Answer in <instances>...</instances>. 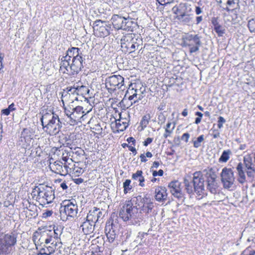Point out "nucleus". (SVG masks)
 I'll list each match as a JSON object with an SVG mask.
<instances>
[{
	"label": "nucleus",
	"instance_id": "aec40b11",
	"mask_svg": "<svg viewBox=\"0 0 255 255\" xmlns=\"http://www.w3.org/2000/svg\"><path fill=\"white\" fill-rule=\"evenodd\" d=\"M51 170L55 173L65 176L67 174V170L63 167V163L60 161H56L50 166Z\"/></svg>",
	"mask_w": 255,
	"mask_h": 255
},
{
	"label": "nucleus",
	"instance_id": "a878e982",
	"mask_svg": "<svg viewBox=\"0 0 255 255\" xmlns=\"http://www.w3.org/2000/svg\"><path fill=\"white\" fill-rule=\"evenodd\" d=\"M72 87L74 89V91L76 92L77 96H82L85 97V96L89 95V94L90 90L87 86L83 85L78 86L74 84Z\"/></svg>",
	"mask_w": 255,
	"mask_h": 255
},
{
	"label": "nucleus",
	"instance_id": "7ed1b4c3",
	"mask_svg": "<svg viewBox=\"0 0 255 255\" xmlns=\"http://www.w3.org/2000/svg\"><path fill=\"white\" fill-rule=\"evenodd\" d=\"M136 206H133L131 200L126 201L119 211V217L124 221H130L133 225H139L141 218Z\"/></svg>",
	"mask_w": 255,
	"mask_h": 255
},
{
	"label": "nucleus",
	"instance_id": "4be33fe9",
	"mask_svg": "<svg viewBox=\"0 0 255 255\" xmlns=\"http://www.w3.org/2000/svg\"><path fill=\"white\" fill-rule=\"evenodd\" d=\"M100 22L99 21H95L93 23V28L96 31V34L100 37H105L108 35L110 32L106 27L107 25H102L101 26H97Z\"/></svg>",
	"mask_w": 255,
	"mask_h": 255
},
{
	"label": "nucleus",
	"instance_id": "5fc2aeb1",
	"mask_svg": "<svg viewBox=\"0 0 255 255\" xmlns=\"http://www.w3.org/2000/svg\"><path fill=\"white\" fill-rule=\"evenodd\" d=\"M157 1L161 5H165L172 2L174 0H157Z\"/></svg>",
	"mask_w": 255,
	"mask_h": 255
},
{
	"label": "nucleus",
	"instance_id": "bb28decb",
	"mask_svg": "<svg viewBox=\"0 0 255 255\" xmlns=\"http://www.w3.org/2000/svg\"><path fill=\"white\" fill-rule=\"evenodd\" d=\"M56 114H54L53 112L51 111H43L42 114V116L40 118L42 126H43L48 122H49L52 119L56 116Z\"/></svg>",
	"mask_w": 255,
	"mask_h": 255
},
{
	"label": "nucleus",
	"instance_id": "6e6d98bb",
	"mask_svg": "<svg viewBox=\"0 0 255 255\" xmlns=\"http://www.w3.org/2000/svg\"><path fill=\"white\" fill-rule=\"evenodd\" d=\"M74 150H75V153L78 155H82L84 153V151L81 148L76 147L74 148Z\"/></svg>",
	"mask_w": 255,
	"mask_h": 255
},
{
	"label": "nucleus",
	"instance_id": "cd10ccee",
	"mask_svg": "<svg viewBox=\"0 0 255 255\" xmlns=\"http://www.w3.org/2000/svg\"><path fill=\"white\" fill-rule=\"evenodd\" d=\"M207 189L214 195L219 193V185L216 180L214 181H208L207 182Z\"/></svg>",
	"mask_w": 255,
	"mask_h": 255
},
{
	"label": "nucleus",
	"instance_id": "2f4dec72",
	"mask_svg": "<svg viewBox=\"0 0 255 255\" xmlns=\"http://www.w3.org/2000/svg\"><path fill=\"white\" fill-rule=\"evenodd\" d=\"M143 205L142 207V210L146 213L150 212L153 209L154 206L152 202L150 199L146 198L143 199Z\"/></svg>",
	"mask_w": 255,
	"mask_h": 255
},
{
	"label": "nucleus",
	"instance_id": "393cba45",
	"mask_svg": "<svg viewBox=\"0 0 255 255\" xmlns=\"http://www.w3.org/2000/svg\"><path fill=\"white\" fill-rule=\"evenodd\" d=\"M147 235L146 233L139 232L134 241L131 243V246L137 247L138 246H143L146 240L145 236H146Z\"/></svg>",
	"mask_w": 255,
	"mask_h": 255
},
{
	"label": "nucleus",
	"instance_id": "473e14b6",
	"mask_svg": "<svg viewBox=\"0 0 255 255\" xmlns=\"http://www.w3.org/2000/svg\"><path fill=\"white\" fill-rule=\"evenodd\" d=\"M242 164H243V167H244L245 170L255 167L252 158L250 155H247L244 157L243 163Z\"/></svg>",
	"mask_w": 255,
	"mask_h": 255
},
{
	"label": "nucleus",
	"instance_id": "c9c22d12",
	"mask_svg": "<svg viewBox=\"0 0 255 255\" xmlns=\"http://www.w3.org/2000/svg\"><path fill=\"white\" fill-rule=\"evenodd\" d=\"M132 85H130L129 87H131ZM137 91L138 90L136 89H134V88L132 87L131 89L130 88H128V90H127V93L125 96L128 94H130L129 96L128 97V99L130 101L133 100L134 98H137Z\"/></svg>",
	"mask_w": 255,
	"mask_h": 255
},
{
	"label": "nucleus",
	"instance_id": "37998d69",
	"mask_svg": "<svg viewBox=\"0 0 255 255\" xmlns=\"http://www.w3.org/2000/svg\"><path fill=\"white\" fill-rule=\"evenodd\" d=\"M248 27L251 32H255V18L249 21Z\"/></svg>",
	"mask_w": 255,
	"mask_h": 255
},
{
	"label": "nucleus",
	"instance_id": "8fccbe9b",
	"mask_svg": "<svg viewBox=\"0 0 255 255\" xmlns=\"http://www.w3.org/2000/svg\"><path fill=\"white\" fill-rule=\"evenodd\" d=\"M144 91L145 90L144 89L143 91H141L140 94H137V98H135L136 99L133 101V102H131V105H132L133 104H135L136 102H138L139 101L141 100L142 99L143 96L142 94L143 93V91Z\"/></svg>",
	"mask_w": 255,
	"mask_h": 255
},
{
	"label": "nucleus",
	"instance_id": "4c0bfd02",
	"mask_svg": "<svg viewBox=\"0 0 255 255\" xmlns=\"http://www.w3.org/2000/svg\"><path fill=\"white\" fill-rule=\"evenodd\" d=\"M204 140V136L202 134L197 138L195 140H193V146L195 148H198L201 145V142Z\"/></svg>",
	"mask_w": 255,
	"mask_h": 255
},
{
	"label": "nucleus",
	"instance_id": "423d86ee",
	"mask_svg": "<svg viewBox=\"0 0 255 255\" xmlns=\"http://www.w3.org/2000/svg\"><path fill=\"white\" fill-rule=\"evenodd\" d=\"M64 112L66 116L69 119L71 125H74L78 122H81L86 118L87 114L89 111L85 112L81 106L71 105L69 108H64Z\"/></svg>",
	"mask_w": 255,
	"mask_h": 255
},
{
	"label": "nucleus",
	"instance_id": "c03bdc74",
	"mask_svg": "<svg viewBox=\"0 0 255 255\" xmlns=\"http://www.w3.org/2000/svg\"><path fill=\"white\" fill-rule=\"evenodd\" d=\"M214 30L219 36H222L225 33V29L221 24L214 27Z\"/></svg>",
	"mask_w": 255,
	"mask_h": 255
},
{
	"label": "nucleus",
	"instance_id": "f03ea898",
	"mask_svg": "<svg viewBox=\"0 0 255 255\" xmlns=\"http://www.w3.org/2000/svg\"><path fill=\"white\" fill-rule=\"evenodd\" d=\"M204 178L203 173L196 171L192 175L186 174L183 179L185 190L188 194L195 192L197 195H202L205 191Z\"/></svg>",
	"mask_w": 255,
	"mask_h": 255
},
{
	"label": "nucleus",
	"instance_id": "09e8293b",
	"mask_svg": "<svg viewBox=\"0 0 255 255\" xmlns=\"http://www.w3.org/2000/svg\"><path fill=\"white\" fill-rule=\"evenodd\" d=\"M97 211H98V215H97V217L96 218L97 222L100 221L101 220H102L104 216V215L103 214L102 211L99 208H98Z\"/></svg>",
	"mask_w": 255,
	"mask_h": 255
},
{
	"label": "nucleus",
	"instance_id": "864d4df0",
	"mask_svg": "<svg viewBox=\"0 0 255 255\" xmlns=\"http://www.w3.org/2000/svg\"><path fill=\"white\" fill-rule=\"evenodd\" d=\"M189 137L190 134L188 133H184L181 136V140H184L186 142H187L188 141Z\"/></svg>",
	"mask_w": 255,
	"mask_h": 255
},
{
	"label": "nucleus",
	"instance_id": "49530a36",
	"mask_svg": "<svg viewBox=\"0 0 255 255\" xmlns=\"http://www.w3.org/2000/svg\"><path fill=\"white\" fill-rule=\"evenodd\" d=\"M226 122L225 119L221 116H220L218 118V127L219 128H221L223 127V124H224Z\"/></svg>",
	"mask_w": 255,
	"mask_h": 255
},
{
	"label": "nucleus",
	"instance_id": "20e7f679",
	"mask_svg": "<svg viewBox=\"0 0 255 255\" xmlns=\"http://www.w3.org/2000/svg\"><path fill=\"white\" fill-rule=\"evenodd\" d=\"M136 36L134 33H128L123 36L121 44L123 51L130 53L141 47L142 40L138 38V36L136 38Z\"/></svg>",
	"mask_w": 255,
	"mask_h": 255
},
{
	"label": "nucleus",
	"instance_id": "4d7b16f0",
	"mask_svg": "<svg viewBox=\"0 0 255 255\" xmlns=\"http://www.w3.org/2000/svg\"><path fill=\"white\" fill-rule=\"evenodd\" d=\"M153 141V138L151 137H148L143 142V145L144 146H147L148 144L151 143L152 141Z\"/></svg>",
	"mask_w": 255,
	"mask_h": 255
},
{
	"label": "nucleus",
	"instance_id": "3c124183",
	"mask_svg": "<svg viewBox=\"0 0 255 255\" xmlns=\"http://www.w3.org/2000/svg\"><path fill=\"white\" fill-rule=\"evenodd\" d=\"M158 123H160L161 124H162L163 123H164L165 122L166 119H165V116L162 113H160L158 115Z\"/></svg>",
	"mask_w": 255,
	"mask_h": 255
},
{
	"label": "nucleus",
	"instance_id": "de8ad7c7",
	"mask_svg": "<svg viewBox=\"0 0 255 255\" xmlns=\"http://www.w3.org/2000/svg\"><path fill=\"white\" fill-rule=\"evenodd\" d=\"M210 131L213 132V133H211V135L213 136L214 138H217L220 137V133L217 129H211L210 130Z\"/></svg>",
	"mask_w": 255,
	"mask_h": 255
},
{
	"label": "nucleus",
	"instance_id": "5701e85b",
	"mask_svg": "<svg viewBox=\"0 0 255 255\" xmlns=\"http://www.w3.org/2000/svg\"><path fill=\"white\" fill-rule=\"evenodd\" d=\"M52 241V246H46V245H44L42 248L40 249V255H50L55 252L57 247V241H54L51 240Z\"/></svg>",
	"mask_w": 255,
	"mask_h": 255
},
{
	"label": "nucleus",
	"instance_id": "bf43d9fd",
	"mask_svg": "<svg viewBox=\"0 0 255 255\" xmlns=\"http://www.w3.org/2000/svg\"><path fill=\"white\" fill-rule=\"evenodd\" d=\"M212 23L214 25V27L220 25L218 21V18L217 17H213L212 18Z\"/></svg>",
	"mask_w": 255,
	"mask_h": 255
},
{
	"label": "nucleus",
	"instance_id": "603ef678",
	"mask_svg": "<svg viewBox=\"0 0 255 255\" xmlns=\"http://www.w3.org/2000/svg\"><path fill=\"white\" fill-rule=\"evenodd\" d=\"M163 174V171L162 169L159 170L158 171H153L152 172V175L153 177H156L157 176H161Z\"/></svg>",
	"mask_w": 255,
	"mask_h": 255
},
{
	"label": "nucleus",
	"instance_id": "412c9836",
	"mask_svg": "<svg viewBox=\"0 0 255 255\" xmlns=\"http://www.w3.org/2000/svg\"><path fill=\"white\" fill-rule=\"evenodd\" d=\"M166 189L164 187L158 186L155 189V198L158 202L165 201L167 198Z\"/></svg>",
	"mask_w": 255,
	"mask_h": 255
},
{
	"label": "nucleus",
	"instance_id": "a18cd8bd",
	"mask_svg": "<svg viewBox=\"0 0 255 255\" xmlns=\"http://www.w3.org/2000/svg\"><path fill=\"white\" fill-rule=\"evenodd\" d=\"M189 10V11H191V10L194 11L195 12L196 14H197V15H199V14H201L202 12L201 8H200L199 6H193L192 8L190 7Z\"/></svg>",
	"mask_w": 255,
	"mask_h": 255
},
{
	"label": "nucleus",
	"instance_id": "a211bd4d",
	"mask_svg": "<svg viewBox=\"0 0 255 255\" xmlns=\"http://www.w3.org/2000/svg\"><path fill=\"white\" fill-rule=\"evenodd\" d=\"M80 223V227L85 234L88 235L92 233L94 230V223H92L91 221H89L88 219L85 218L79 219Z\"/></svg>",
	"mask_w": 255,
	"mask_h": 255
},
{
	"label": "nucleus",
	"instance_id": "dca6fc26",
	"mask_svg": "<svg viewBox=\"0 0 255 255\" xmlns=\"http://www.w3.org/2000/svg\"><path fill=\"white\" fill-rule=\"evenodd\" d=\"M170 192L175 197L180 198L182 197L181 183L178 181H171L168 185Z\"/></svg>",
	"mask_w": 255,
	"mask_h": 255
},
{
	"label": "nucleus",
	"instance_id": "6ab92c4d",
	"mask_svg": "<svg viewBox=\"0 0 255 255\" xmlns=\"http://www.w3.org/2000/svg\"><path fill=\"white\" fill-rule=\"evenodd\" d=\"M239 3V0H228L226 9L228 11H231L233 14L237 15L240 11Z\"/></svg>",
	"mask_w": 255,
	"mask_h": 255
},
{
	"label": "nucleus",
	"instance_id": "e433bc0d",
	"mask_svg": "<svg viewBox=\"0 0 255 255\" xmlns=\"http://www.w3.org/2000/svg\"><path fill=\"white\" fill-rule=\"evenodd\" d=\"M175 19H177L178 22L183 24L190 25L191 23V18L189 17H174Z\"/></svg>",
	"mask_w": 255,
	"mask_h": 255
},
{
	"label": "nucleus",
	"instance_id": "680f3d73",
	"mask_svg": "<svg viewBox=\"0 0 255 255\" xmlns=\"http://www.w3.org/2000/svg\"><path fill=\"white\" fill-rule=\"evenodd\" d=\"M139 157L141 162H145L147 161L146 157L144 154H141Z\"/></svg>",
	"mask_w": 255,
	"mask_h": 255
},
{
	"label": "nucleus",
	"instance_id": "58836bf2",
	"mask_svg": "<svg viewBox=\"0 0 255 255\" xmlns=\"http://www.w3.org/2000/svg\"><path fill=\"white\" fill-rule=\"evenodd\" d=\"M131 181L129 179H127L123 183L124 192L125 194H127L132 188V186L130 185Z\"/></svg>",
	"mask_w": 255,
	"mask_h": 255
},
{
	"label": "nucleus",
	"instance_id": "774afa93",
	"mask_svg": "<svg viewBox=\"0 0 255 255\" xmlns=\"http://www.w3.org/2000/svg\"><path fill=\"white\" fill-rule=\"evenodd\" d=\"M127 141L128 143L132 142L133 144H134V143L135 142V140L133 137H129V138H128L127 139Z\"/></svg>",
	"mask_w": 255,
	"mask_h": 255
},
{
	"label": "nucleus",
	"instance_id": "c85d7f7f",
	"mask_svg": "<svg viewBox=\"0 0 255 255\" xmlns=\"http://www.w3.org/2000/svg\"><path fill=\"white\" fill-rule=\"evenodd\" d=\"M47 231L50 240H53L54 241H57V242H58V239H59V237L62 234L61 230L59 229L58 227H56L55 229L54 227L53 228V231Z\"/></svg>",
	"mask_w": 255,
	"mask_h": 255
},
{
	"label": "nucleus",
	"instance_id": "9d476101",
	"mask_svg": "<svg viewBox=\"0 0 255 255\" xmlns=\"http://www.w3.org/2000/svg\"><path fill=\"white\" fill-rule=\"evenodd\" d=\"M78 212V206L76 204V201H65L63 202L60 208V213L61 218L66 219L68 217L74 218Z\"/></svg>",
	"mask_w": 255,
	"mask_h": 255
},
{
	"label": "nucleus",
	"instance_id": "69168bd1",
	"mask_svg": "<svg viewBox=\"0 0 255 255\" xmlns=\"http://www.w3.org/2000/svg\"><path fill=\"white\" fill-rule=\"evenodd\" d=\"M128 149L129 150L131 151L134 155H135L137 153L136 149L133 146H129Z\"/></svg>",
	"mask_w": 255,
	"mask_h": 255
},
{
	"label": "nucleus",
	"instance_id": "c756f323",
	"mask_svg": "<svg viewBox=\"0 0 255 255\" xmlns=\"http://www.w3.org/2000/svg\"><path fill=\"white\" fill-rule=\"evenodd\" d=\"M203 172L205 173L207 182L216 180L217 175L213 168L204 169Z\"/></svg>",
	"mask_w": 255,
	"mask_h": 255
},
{
	"label": "nucleus",
	"instance_id": "7c9ffc66",
	"mask_svg": "<svg viewBox=\"0 0 255 255\" xmlns=\"http://www.w3.org/2000/svg\"><path fill=\"white\" fill-rule=\"evenodd\" d=\"M143 172L141 170H137L135 173H133L132 175V178L134 180L138 181L139 186L140 187L144 186V177L142 175Z\"/></svg>",
	"mask_w": 255,
	"mask_h": 255
},
{
	"label": "nucleus",
	"instance_id": "b1692460",
	"mask_svg": "<svg viewBox=\"0 0 255 255\" xmlns=\"http://www.w3.org/2000/svg\"><path fill=\"white\" fill-rule=\"evenodd\" d=\"M128 120L126 118H123L122 115H120V119L116 120V126L118 131H123L128 127Z\"/></svg>",
	"mask_w": 255,
	"mask_h": 255
},
{
	"label": "nucleus",
	"instance_id": "6e6552de",
	"mask_svg": "<svg viewBox=\"0 0 255 255\" xmlns=\"http://www.w3.org/2000/svg\"><path fill=\"white\" fill-rule=\"evenodd\" d=\"M237 171V180L243 184L247 182H253L255 181V168L244 170L242 162L238 164L236 167Z\"/></svg>",
	"mask_w": 255,
	"mask_h": 255
},
{
	"label": "nucleus",
	"instance_id": "a19ab883",
	"mask_svg": "<svg viewBox=\"0 0 255 255\" xmlns=\"http://www.w3.org/2000/svg\"><path fill=\"white\" fill-rule=\"evenodd\" d=\"M175 127V124L173 123V126L171 128V129H165V132L163 136L165 138H167L168 137L170 136L171 134L173 133V130Z\"/></svg>",
	"mask_w": 255,
	"mask_h": 255
},
{
	"label": "nucleus",
	"instance_id": "13d9d810",
	"mask_svg": "<svg viewBox=\"0 0 255 255\" xmlns=\"http://www.w3.org/2000/svg\"><path fill=\"white\" fill-rule=\"evenodd\" d=\"M199 46L197 45H196L195 46H192L190 48V53H194L198 51L199 49Z\"/></svg>",
	"mask_w": 255,
	"mask_h": 255
},
{
	"label": "nucleus",
	"instance_id": "4468645a",
	"mask_svg": "<svg viewBox=\"0 0 255 255\" xmlns=\"http://www.w3.org/2000/svg\"><path fill=\"white\" fill-rule=\"evenodd\" d=\"M32 240L36 248L38 246H41L42 244L48 245L51 241L47 230L40 233L35 232L32 237Z\"/></svg>",
	"mask_w": 255,
	"mask_h": 255
},
{
	"label": "nucleus",
	"instance_id": "052dcab7",
	"mask_svg": "<svg viewBox=\"0 0 255 255\" xmlns=\"http://www.w3.org/2000/svg\"><path fill=\"white\" fill-rule=\"evenodd\" d=\"M73 181L77 184H80L84 182V180L81 178H79L73 179Z\"/></svg>",
	"mask_w": 255,
	"mask_h": 255
},
{
	"label": "nucleus",
	"instance_id": "9b49d317",
	"mask_svg": "<svg viewBox=\"0 0 255 255\" xmlns=\"http://www.w3.org/2000/svg\"><path fill=\"white\" fill-rule=\"evenodd\" d=\"M43 130L50 135H56L60 131L62 127V123L60 121L58 116H55L49 122L42 126Z\"/></svg>",
	"mask_w": 255,
	"mask_h": 255
},
{
	"label": "nucleus",
	"instance_id": "72a5a7b5",
	"mask_svg": "<svg viewBox=\"0 0 255 255\" xmlns=\"http://www.w3.org/2000/svg\"><path fill=\"white\" fill-rule=\"evenodd\" d=\"M98 208L94 207L93 209L89 211L86 218L92 223H97L96 218L98 215Z\"/></svg>",
	"mask_w": 255,
	"mask_h": 255
},
{
	"label": "nucleus",
	"instance_id": "338daca9",
	"mask_svg": "<svg viewBox=\"0 0 255 255\" xmlns=\"http://www.w3.org/2000/svg\"><path fill=\"white\" fill-rule=\"evenodd\" d=\"M173 126V123L171 122H168L166 126L164 128L167 129H171V128H172Z\"/></svg>",
	"mask_w": 255,
	"mask_h": 255
},
{
	"label": "nucleus",
	"instance_id": "f8f14e48",
	"mask_svg": "<svg viewBox=\"0 0 255 255\" xmlns=\"http://www.w3.org/2000/svg\"><path fill=\"white\" fill-rule=\"evenodd\" d=\"M220 175L224 187L226 189L231 188L235 179L233 170L231 168L224 167L222 169Z\"/></svg>",
	"mask_w": 255,
	"mask_h": 255
},
{
	"label": "nucleus",
	"instance_id": "f704fd0d",
	"mask_svg": "<svg viewBox=\"0 0 255 255\" xmlns=\"http://www.w3.org/2000/svg\"><path fill=\"white\" fill-rule=\"evenodd\" d=\"M232 152L231 150H224L220 157L219 159V162H226L229 159Z\"/></svg>",
	"mask_w": 255,
	"mask_h": 255
},
{
	"label": "nucleus",
	"instance_id": "f3484780",
	"mask_svg": "<svg viewBox=\"0 0 255 255\" xmlns=\"http://www.w3.org/2000/svg\"><path fill=\"white\" fill-rule=\"evenodd\" d=\"M181 40L184 46H189V42L191 41H193L195 44L198 46L201 45L200 37L197 34L193 35L189 33H185L182 36Z\"/></svg>",
	"mask_w": 255,
	"mask_h": 255
},
{
	"label": "nucleus",
	"instance_id": "0eeeda50",
	"mask_svg": "<svg viewBox=\"0 0 255 255\" xmlns=\"http://www.w3.org/2000/svg\"><path fill=\"white\" fill-rule=\"evenodd\" d=\"M17 242V235L10 233L0 238V255H8Z\"/></svg>",
	"mask_w": 255,
	"mask_h": 255
},
{
	"label": "nucleus",
	"instance_id": "0e129e2a",
	"mask_svg": "<svg viewBox=\"0 0 255 255\" xmlns=\"http://www.w3.org/2000/svg\"><path fill=\"white\" fill-rule=\"evenodd\" d=\"M229 19H228L227 20H225V22L227 23V21L231 22L232 24H235L237 22L235 21V19L233 17L231 16L229 17Z\"/></svg>",
	"mask_w": 255,
	"mask_h": 255
},
{
	"label": "nucleus",
	"instance_id": "f257e3e1",
	"mask_svg": "<svg viewBox=\"0 0 255 255\" xmlns=\"http://www.w3.org/2000/svg\"><path fill=\"white\" fill-rule=\"evenodd\" d=\"M81 50L78 47L69 48L60 59V71L70 75L77 74L84 67Z\"/></svg>",
	"mask_w": 255,
	"mask_h": 255
},
{
	"label": "nucleus",
	"instance_id": "ddd939ff",
	"mask_svg": "<svg viewBox=\"0 0 255 255\" xmlns=\"http://www.w3.org/2000/svg\"><path fill=\"white\" fill-rule=\"evenodd\" d=\"M61 101L64 106L65 104L67 105L64 108H69L70 106L74 105L75 101H78V97L72 86L68 87L66 90H64L62 95Z\"/></svg>",
	"mask_w": 255,
	"mask_h": 255
},
{
	"label": "nucleus",
	"instance_id": "39448f33",
	"mask_svg": "<svg viewBox=\"0 0 255 255\" xmlns=\"http://www.w3.org/2000/svg\"><path fill=\"white\" fill-rule=\"evenodd\" d=\"M33 195H37V199L39 202L44 204L52 202L55 198L54 190L51 187L39 184L33 190Z\"/></svg>",
	"mask_w": 255,
	"mask_h": 255
},
{
	"label": "nucleus",
	"instance_id": "ea45409f",
	"mask_svg": "<svg viewBox=\"0 0 255 255\" xmlns=\"http://www.w3.org/2000/svg\"><path fill=\"white\" fill-rule=\"evenodd\" d=\"M150 120V116L145 115L144 116L141 121H140V124L142 128H145L149 123V120Z\"/></svg>",
	"mask_w": 255,
	"mask_h": 255
},
{
	"label": "nucleus",
	"instance_id": "79ce46f5",
	"mask_svg": "<svg viewBox=\"0 0 255 255\" xmlns=\"http://www.w3.org/2000/svg\"><path fill=\"white\" fill-rule=\"evenodd\" d=\"M73 172L74 176H79L83 173L84 170L81 167L76 166L73 169Z\"/></svg>",
	"mask_w": 255,
	"mask_h": 255
},
{
	"label": "nucleus",
	"instance_id": "e2e57ef3",
	"mask_svg": "<svg viewBox=\"0 0 255 255\" xmlns=\"http://www.w3.org/2000/svg\"><path fill=\"white\" fill-rule=\"evenodd\" d=\"M1 112L3 115H4L5 116H8L9 115L10 111H9V110L8 108H6V109L2 110Z\"/></svg>",
	"mask_w": 255,
	"mask_h": 255
},
{
	"label": "nucleus",
	"instance_id": "1a4fd4ad",
	"mask_svg": "<svg viewBox=\"0 0 255 255\" xmlns=\"http://www.w3.org/2000/svg\"><path fill=\"white\" fill-rule=\"evenodd\" d=\"M106 87L109 92L112 93L117 90L124 91L126 86L124 84V78L122 76L114 75L106 79Z\"/></svg>",
	"mask_w": 255,
	"mask_h": 255
},
{
	"label": "nucleus",
	"instance_id": "2eb2a0df",
	"mask_svg": "<svg viewBox=\"0 0 255 255\" xmlns=\"http://www.w3.org/2000/svg\"><path fill=\"white\" fill-rule=\"evenodd\" d=\"M105 230L108 240L110 243H113L117 237L116 225L113 222H109L106 223Z\"/></svg>",
	"mask_w": 255,
	"mask_h": 255
}]
</instances>
